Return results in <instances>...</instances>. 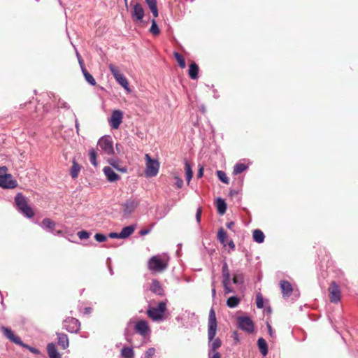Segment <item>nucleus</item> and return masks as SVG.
<instances>
[{
  "label": "nucleus",
  "mask_w": 358,
  "mask_h": 358,
  "mask_svg": "<svg viewBox=\"0 0 358 358\" xmlns=\"http://www.w3.org/2000/svg\"><path fill=\"white\" fill-rule=\"evenodd\" d=\"M217 322L215 310L212 308L208 314V339L210 343L209 350L213 352L217 351L222 345V341L219 338H215L217 334Z\"/></svg>",
  "instance_id": "f257e3e1"
},
{
  "label": "nucleus",
  "mask_w": 358,
  "mask_h": 358,
  "mask_svg": "<svg viewBox=\"0 0 358 358\" xmlns=\"http://www.w3.org/2000/svg\"><path fill=\"white\" fill-rule=\"evenodd\" d=\"M15 202L18 210L28 218L34 215L32 208L29 205L28 199L22 194L17 193L15 197Z\"/></svg>",
  "instance_id": "f03ea898"
},
{
  "label": "nucleus",
  "mask_w": 358,
  "mask_h": 358,
  "mask_svg": "<svg viewBox=\"0 0 358 358\" xmlns=\"http://www.w3.org/2000/svg\"><path fill=\"white\" fill-rule=\"evenodd\" d=\"M167 261L162 259L158 255L152 257L148 262L149 270L155 273L163 272L167 268Z\"/></svg>",
  "instance_id": "7ed1b4c3"
},
{
  "label": "nucleus",
  "mask_w": 358,
  "mask_h": 358,
  "mask_svg": "<svg viewBox=\"0 0 358 358\" xmlns=\"http://www.w3.org/2000/svg\"><path fill=\"white\" fill-rule=\"evenodd\" d=\"M166 310V303L161 301L156 307H150L147 310L148 316L153 321H159L163 319Z\"/></svg>",
  "instance_id": "20e7f679"
},
{
  "label": "nucleus",
  "mask_w": 358,
  "mask_h": 358,
  "mask_svg": "<svg viewBox=\"0 0 358 358\" xmlns=\"http://www.w3.org/2000/svg\"><path fill=\"white\" fill-rule=\"evenodd\" d=\"M7 170L6 166L0 167V187L14 188L17 185V181L13 179L10 174L7 173Z\"/></svg>",
  "instance_id": "39448f33"
},
{
  "label": "nucleus",
  "mask_w": 358,
  "mask_h": 358,
  "mask_svg": "<svg viewBox=\"0 0 358 358\" xmlns=\"http://www.w3.org/2000/svg\"><path fill=\"white\" fill-rule=\"evenodd\" d=\"M145 176L147 177L156 176L159 172V163L157 159H152L148 154H145Z\"/></svg>",
  "instance_id": "423d86ee"
},
{
  "label": "nucleus",
  "mask_w": 358,
  "mask_h": 358,
  "mask_svg": "<svg viewBox=\"0 0 358 358\" xmlns=\"http://www.w3.org/2000/svg\"><path fill=\"white\" fill-rule=\"evenodd\" d=\"M108 68L116 81L127 92H130L127 79L122 75L118 68L113 64H109Z\"/></svg>",
  "instance_id": "0eeeda50"
},
{
  "label": "nucleus",
  "mask_w": 358,
  "mask_h": 358,
  "mask_svg": "<svg viewBox=\"0 0 358 358\" xmlns=\"http://www.w3.org/2000/svg\"><path fill=\"white\" fill-rule=\"evenodd\" d=\"M98 145L107 155L114 153L113 144L110 136H103L98 141Z\"/></svg>",
  "instance_id": "6e6552de"
},
{
  "label": "nucleus",
  "mask_w": 358,
  "mask_h": 358,
  "mask_svg": "<svg viewBox=\"0 0 358 358\" xmlns=\"http://www.w3.org/2000/svg\"><path fill=\"white\" fill-rule=\"evenodd\" d=\"M238 327L248 333H252L254 331V323L248 317H239L237 319Z\"/></svg>",
  "instance_id": "1a4fd4ad"
},
{
  "label": "nucleus",
  "mask_w": 358,
  "mask_h": 358,
  "mask_svg": "<svg viewBox=\"0 0 358 358\" xmlns=\"http://www.w3.org/2000/svg\"><path fill=\"white\" fill-rule=\"evenodd\" d=\"M329 301L331 303H338L341 300V289L336 282L332 281L329 287Z\"/></svg>",
  "instance_id": "9d476101"
},
{
  "label": "nucleus",
  "mask_w": 358,
  "mask_h": 358,
  "mask_svg": "<svg viewBox=\"0 0 358 358\" xmlns=\"http://www.w3.org/2000/svg\"><path fill=\"white\" fill-rule=\"evenodd\" d=\"M64 328L71 333H77L80 329L79 321L72 317H67L63 322Z\"/></svg>",
  "instance_id": "9b49d317"
},
{
  "label": "nucleus",
  "mask_w": 358,
  "mask_h": 358,
  "mask_svg": "<svg viewBox=\"0 0 358 358\" xmlns=\"http://www.w3.org/2000/svg\"><path fill=\"white\" fill-rule=\"evenodd\" d=\"M133 6V10L131 13V17L134 21L141 22L144 17V9L142 5L139 3H134V1L131 2Z\"/></svg>",
  "instance_id": "f8f14e48"
},
{
  "label": "nucleus",
  "mask_w": 358,
  "mask_h": 358,
  "mask_svg": "<svg viewBox=\"0 0 358 358\" xmlns=\"http://www.w3.org/2000/svg\"><path fill=\"white\" fill-rule=\"evenodd\" d=\"M123 114L120 110H115L113 112L109 120V123L112 129H117L122 122Z\"/></svg>",
  "instance_id": "ddd939ff"
},
{
  "label": "nucleus",
  "mask_w": 358,
  "mask_h": 358,
  "mask_svg": "<svg viewBox=\"0 0 358 358\" xmlns=\"http://www.w3.org/2000/svg\"><path fill=\"white\" fill-rule=\"evenodd\" d=\"M135 331L140 335L145 336L150 331V329L148 322L145 320H140L135 324Z\"/></svg>",
  "instance_id": "4468645a"
},
{
  "label": "nucleus",
  "mask_w": 358,
  "mask_h": 358,
  "mask_svg": "<svg viewBox=\"0 0 358 358\" xmlns=\"http://www.w3.org/2000/svg\"><path fill=\"white\" fill-rule=\"evenodd\" d=\"M1 331H3L4 336L10 341L17 345H22V341H21L20 338L16 336L10 329H8L6 327H2Z\"/></svg>",
  "instance_id": "2eb2a0df"
},
{
  "label": "nucleus",
  "mask_w": 358,
  "mask_h": 358,
  "mask_svg": "<svg viewBox=\"0 0 358 358\" xmlns=\"http://www.w3.org/2000/svg\"><path fill=\"white\" fill-rule=\"evenodd\" d=\"M150 290L159 296H163L164 294V289L162 288L159 281L158 280L154 279L152 280L151 284H150Z\"/></svg>",
  "instance_id": "dca6fc26"
},
{
  "label": "nucleus",
  "mask_w": 358,
  "mask_h": 358,
  "mask_svg": "<svg viewBox=\"0 0 358 358\" xmlns=\"http://www.w3.org/2000/svg\"><path fill=\"white\" fill-rule=\"evenodd\" d=\"M103 172L107 180L110 182H115L120 179V176L110 166L104 167Z\"/></svg>",
  "instance_id": "f3484780"
},
{
  "label": "nucleus",
  "mask_w": 358,
  "mask_h": 358,
  "mask_svg": "<svg viewBox=\"0 0 358 358\" xmlns=\"http://www.w3.org/2000/svg\"><path fill=\"white\" fill-rule=\"evenodd\" d=\"M138 206V202L136 200L131 199L126 201L124 204V214L131 213Z\"/></svg>",
  "instance_id": "a211bd4d"
},
{
  "label": "nucleus",
  "mask_w": 358,
  "mask_h": 358,
  "mask_svg": "<svg viewBox=\"0 0 358 358\" xmlns=\"http://www.w3.org/2000/svg\"><path fill=\"white\" fill-rule=\"evenodd\" d=\"M280 285L283 296H289L293 291L290 282L287 280H282L280 282Z\"/></svg>",
  "instance_id": "6ab92c4d"
},
{
  "label": "nucleus",
  "mask_w": 358,
  "mask_h": 358,
  "mask_svg": "<svg viewBox=\"0 0 358 358\" xmlns=\"http://www.w3.org/2000/svg\"><path fill=\"white\" fill-rule=\"evenodd\" d=\"M58 345L62 349H66L69 347V338L68 336L62 333L57 334Z\"/></svg>",
  "instance_id": "aec40b11"
},
{
  "label": "nucleus",
  "mask_w": 358,
  "mask_h": 358,
  "mask_svg": "<svg viewBox=\"0 0 358 358\" xmlns=\"http://www.w3.org/2000/svg\"><path fill=\"white\" fill-rule=\"evenodd\" d=\"M47 351L50 358H61L54 343H49L47 345Z\"/></svg>",
  "instance_id": "412c9836"
},
{
  "label": "nucleus",
  "mask_w": 358,
  "mask_h": 358,
  "mask_svg": "<svg viewBox=\"0 0 358 358\" xmlns=\"http://www.w3.org/2000/svg\"><path fill=\"white\" fill-rule=\"evenodd\" d=\"M198 73H199L198 65L196 63L192 62L189 65V72H188L189 76L192 80L197 79L198 78Z\"/></svg>",
  "instance_id": "4be33fe9"
},
{
  "label": "nucleus",
  "mask_w": 358,
  "mask_h": 358,
  "mask_svg": "<svg viewBox=\"0 0 358 358\" xmlns=\"http://www.w3.org/2000/svg\"><path fill=\"white\" fill-rule=\"evenodd\" d=\"M217 239L222 244L223 247H226L228 242L227 232L223 228H220L217 232Z\"/></svg>",
  "instance_id": "5701e85b"
},
{
  "label": "nucleus",
  "mask_w": 358,
  "mask_h": 358,
  "mask_svg": "<svg viewBox=\"0 0 358 358\" xmlns=\"http://www.w3.org/2000/svg\"><path fill=\"white\" fill-rule=\"evenodd\" d=\"M257 345L260 352L265 356L268 354V345L266 341L263 338H260L257 341Z\"/></svg>",
  "instance_id": "b1692460"
},
{
  "label": "nucleus",
  "mask_w": 358,
  "mask_h": 358,
  "mask_svg": "<svg viewBox=\"0 0 358 358\" xmlns=\"http://www.w3.org/2000/svg\"><path fill=\"white\" fill-rule=\"evenodd\" d=\"M216 207L220 215H224L227 210V203L224 199L219 198L216 201Z\"/></svg>",
  "instance_id": "393cba45"
},
{
  "label": "nucleus",
  "mask_w": 358,
  "mask_h": 358,
  "mask_svg": "<svg viewBox=\"0 0 358 358\" xmlns=\"http://www.w3.org/2000/svg\"><path fill=\"white\" fill-rule=\"evenodd\" d=\"M252 237L255 242L258 243H262L264 241L265 236L262 230L255 229L253 231Z\"/></svg>",
  "instance_id": "a878e982"
},
{
  "label": "nucleus",
  "mask_w": 358,
  "mask_h": 358,
  "mask_svg": "<svg viewBox=\"0 0 358 358\" xmlns=\"http://www.w3.org/2000/svg\"><path fill=\"white\" fill-rule=\"evenodd\" d=\"M134 227L133 226H127L124 227L120 233L121 238H126L131 236L134 231Z\"/></svg>",
  "instance_id": "bb28decb"
},
{
  "label": "nucleus",
  "mask_w": 358,
  "mask_h": 358,
  "mask_svg": "<svg viewBox=\"0 0 358 358\" xmlns=\"http://www.w3.org/2000/svg\"><path fill=\"white\" fill-rule=\"evenodd\" d=\"M80 171V165L75 161L73 160V164L71 168L70 174L73 178H76Z\"/></svg>",
  "instance_id": "cd10ccee"
},
{
  "label": "nucleus",
  "mask_w": 358,
  "mask_h": 358,
  "mask_svg": "<svg viewBox=\"0 0 358 358\" xmlns=\"http://www.w3.org/2000/svg\"><path fill=\"white\" fill-rule=\"evenodd\" d=\"M83 73L86 81L92 86L96 85V82L94 77L87 71L86 68H83Z\"/></svg>",
  "instance_id": "c85d7f7f"
},
{
  "label": "nucleus",
  "mask_w": 358,
  "mask_h": 358,
  "mask_svg": "<svg viewBox=\"0 0 358 358\" xmlns=\"http://www.w3.org/2000/svg\"><path fill=\"white\" fill-rule=\"evenodd\" d=\"M121 355L124 358H134V352L131 348L124 347L121 350Z\"/></svg>",
  "instance_id": "c756f323"
},
{
  "label": "nucleus",
  "mask_w": 358,
  "mask_h": 358,
  "mask_svg": "<svg viewBox=\"0 0 358 358\" xmlns=\"http://www.w3.org/2000/svg\"><path fill=\"white\" fill-rule=\"evenodd\" d=\"M185 170L186 174V179L187 180V182L189 183L192 178L193 172L192 170L191 165L187 161H186L185 163Z\"/></svg>",
  "instance_id": "7c9ffc66"
},
{
  "label": "nucleus",
  "mask_w": 358,
  "mask_h": 358,
  "mask_svg": "<svg viewBox=\"0 0 358 358\" xmlns=\"http://www.w3.org/2000/svg\"><path fill=\"white\" fill-rule=\"evenodd\" d=\"M173 55H174V57L176 59L179 66L181 69H185L186 66V64H185V61L183 56L177 52H174Z\"/></svg>",
  "instance_id": "2f4dec72"
},
{
  "label": "nucleus",
  "mask_w": 358,
  "mask_h": 358,
  "mask_svg": "<svg viewBox=\"0 0 358 358\" xmlns=\"http://www.w3.org/2000/svg\"><path fill=\"white\" fill-rule=\"evenodd\" d=\"M240 303V299L237 296H231L227 301V305L229 308H235Z\"/></svg>",
  "instance_id": "473e14b6"
},
{
  "label": "nucleus",
  "mask_w": 358,
  "mask_h": 358,
  "mask_svg": "<svg viewBox=\"0 0 358 358\" xmlns=\"http://www.w3.org/2000/svg\"><path fill=\"white\" fill-rule=\"evenodd\" d=\"M248 169V166H246L245 164H236L234 166L233 173L234 175H238L239 173H243L244 171H245Z\"/></svg>",
  "instance_id": "72a5a7b5"
},
{
  "label": "nucleus",
  "mask_w": 358,
  "mask_h": 358,
  "mask_svg": "<svg viewBox=\"0 0 358 358\" xmlns=\"http://www.w3.org/2000/svg\"><path fill=\"white\" fill-rule=\"evenodd\" d=\"M42 225L46 229H53L56 225L55 222L50 218H45L42 221Z\"/></svg>",
  "instance_id": "f704fd0d"
},
{
  "label": "nucleus",
  "mask_w": 358,
  "mask_h": 358,
  "mask_svg": "<svg viewBox=\"0 0 358 358\" xmlns=\"http://www.w3.org/2000/svg\"><path fill=\"white\" fill-rule=\"evenodd\" d=\"M109 164L113 166L114 167L117 171H120V172H122V173H125L127 172V168L126 167H122V166H120L119 165V163L115 160V159H110L109 160Z\"/></svg>",
  "instance_id": "c9c22d12"
},
{
  "label": "nucleus",
  "mask_w": 358,
  "mask_h": 358,
  "mask_svg": "<svg viewBox=\"0 0 358 358\" xmlns=\"http://www.w3.org/2000/svg\"><path fill=\"white\" fill-rule=\"evenodd\" d=\"M150 33H152L154 36H157L160 33V30L155 20H152V25L150 29Z\"/></svg>",
  "instance_id": "e433bc0d"
},
{
  "label": "nucleus",
  "mask_w": 358,
  "mask_h": 358,
  "mask_svg": "<svg viewBox=\"0 0 358 358\" xmlns=\"http://www.w3.org/2000/svg\"><path fill=\"white\" fill-rule=\"evenodd\" d=\"M89 156H90V161L91 164L96 166H97V162H96V152L94 149H92L89 152Z\"/></svg>",
  "instance_id": "4c0bfd02"
},
{
  "label": "nucleus",
  "mask_w": 358,
  "mask_h": 358,
  "mask_svg": "<svg viewBox=\"0 0 358 358\" xmlns=\"http://www.w3.org/2000/svg\"><path fill=\"white\" fill-rule=\"evenodd\" d=\"M217 176L219 180H220L222 182H224L225 184L229 183V180L224 171H217Z\"/></svg>",
  "instance_id": "58836bf2"
},
{
  "label": "nucleus",
  "mask_w": 358,
  "mask_h": 358,
  "mask_svg": "<svg viewBox=\"0 0 358 358\" xmlns=\"http://www.w3.org/2000/svg\"><path fill=\"white\" fill-rule=\"evenodd\" d=\"M94 238L96 241L101 243L107 240V236L104 234L97 233L94 235Z\"/></svg>",
  "instance_id": "ea45409f"
},
{
  "label": "nucleus",
  "mask_w": 358,
  "mask_h": 358,
  "mask_svg": "<svg viewBox=\"0 0 358 358\" xmlns=\"http://www.w3.org/2000/svg\"><path fill=\"white\" fill-rule=\"evenodd\" d=\"M80 239H87L90 237V233L87 231H80L77 234Z\"/></svg>",
  "instance_id": "a19ab883"
},
{
  "label": "nucleus",
  "mask_w": 358,
  "mask_h": 358,
  "mask_svg": "<svg viewBox=\"0 0 358 358\" xmlns=\"http://www.w3.org/2000/svg\"><path fill=\"white\" fill-rule=\"evenodd\" d=\"M256 304L258 308H262L264 306V301L262 296L259 294L256 298Z\"/></svg>",
  "instance_id": "79ce46f5"
},
{
  "label": "nucleus",
  "mask_w": 358,
  "mask_h": 358,
  "mask_svg": "<svg viewBox=\"0 0 358 358\" xmlns=\"http://www.w3.org/2000/svg\"><path fill=\"white\" fill-rule=\"evenodd\" d=\"M208 358H221V354L217 351L208 350Z\"/></svg>",
  "instance_id": "37998d69"
},
{
  "label": "nucleus",
  "mask_w": 358,
  "mask_h": 358,
  "mask_svg": "<svg viewBox=\"0 0 358 358\" xmlns=\"http://www.w3.org/2000/svg\"><path fill=\"white\" fill-rule=\"evenodd\" d=\"M155 354V349L154 348H149L145 354V358H152Z\"/></svg>",
  "instance_id": "c03bdc74"
},
{
  "label": "nucleus",
  "mask_w": 358,
  "mask_h": 358,
  "mask_svg": "<svg viewBox=\"0 0 358 358\" xmlns=\"http://www.w3.org/2000/svg\"><path fill=\"white\" fill-rule=\"evenodd\" d=\"M20 345L24 347V348H27V349H28L30 352H31L34 354L38 355L40 352L38 349L34 348L33 347H31V346H29V345H28L27 344H24L23 342H22V345Z\"/></svg>",
  "instance_id": "a18cd8bd"
},
{
  "label": "nucleus",
  "mask_w": 358,
  "mask_h": 358,
  "mask_svg": "<svg viewBox=\"0 0 358 358\" xmlns=\"http://www.w3.org/2000/svg\"><path fill=\"white\" fill-rule=\"evenodd\" d=\"M174 179L176 180L175 185H176V187L178 189L181 188L183 185V180L180 177H178L177 176H176L174 177Z\"/></svg>",
  "instance_id": "49530a36"
},
{
  "label": "nucleus",
  "mask_w": 358,
  "mask_h": 358,
  "mask_svg": "<svg viewBox=\"0 0 358 358\" xmlns=\"http://www.w3.org/2000/svg\"><path fill=\"white\" fill-rule=\"evenodd\" d=\"M234 284H241L243 282V276L241 275H235L233 278Z\"/></svg>",
  "instance_id": "de8ad7c7"
},
{
  "label": "nucleus",
  "mask_w": 358,
  "mask_h": 358,
  "mask_svg": "<svg viewBox=\"0 0 358 358\" xmlns=\"http://www.w3.org/2000/svg\"><path fill=\"white\" fill-rule=\"evenodd\" d=\"M222 276L230 275L228 265L226 262L224 263V264L222 266Z\"/></svg>",
  "instance_id": "09e8293b"
},
{
  "label": "nucleus",
  "mask_w": 358,
  "mask_h": 358,
  "mask_svg": "<svg viewBox=\"0 0 358 358\" xmlns=\"http://www.w3.org/2000/svg\"><path fill=\"white\" fill-rule=\"evenodd\" d=\"M145 2L149 6L150 9L157 7V0H145Z\"/></svg>",
  "instance_id": "8fccbe9b"
},
{
  "label": "nucleus",
  "mask_w": 358,
  "mask_h": 358,
  "mask_svg": "<svg viewBox=\"0 0 358 358\" xmlns=\"http://www.w3.org/2000/svg\"><path fill=\"white\" fill-rule=\"evenodd\" d=\"M201 214H202V208L199 207L197 209L196 214V221L198 223H199L201 222Z\"/></svg>",
  "instance_id": "3c124183"
},
{
  "label": "nucleus",
  "mask_w": 358,
  "mask_h": 358,
  "mask_svg": "<svg viewBox=\"0 0 358 358\" xmlns=\"http://www.w3.org/2000/svg\"><path fill=\"white\" fill-rule=\"evenodd\" d=\"M108 237L111 238H121L120 233L111 232L108 234Z\"/></svg>",
  "instance_id": "603ef678"
},
{
  "label": "nucleus",
  "mask_w": 358,
  "mask_h": 358,
  "mask_svg": "<svg viewBox=\"0 0 358 358\" xmlns=\"http://www.w3.org/2000/svg\"><path fill=\"white\" fill-rule=\"evenodd\" d=\"M223 285H230V275L223 276Z\"/></svg>",
  "instance_id": "864d4df0"
},
{
  "label": "nucleus",
  "mask_w": 358,
  "mask_h": 358,
  "mask_svg": "<svg viewBox=\"0 0 358 358\" xmlns=\"http://www.w3.org/2000/svg\"><path fill=\"white\" fill-rule=\"evenodd\" d=\"M229 285H223L225 294H229L234 292Z\"/></svg>",
  "instance_id": "5fc2aeb1"
},
{
  "label": "nucleus",
  "mask_w": 358,
  "mask_h": 358,
  "mask_svg": "<svg viewBox=\"0 0 358 358\" xmlns=\"http://www.w3.org/2000/svg\"><path fill=\"white\" fill-rule=\"evenodd\" d=\"M150 11L152 12L153 16L155 17H157L158 16V9H157V7L156 8H150Z\"/></svg>",
  "instance_id": "6e6d98bb"
},
{
  "label": "nucleus",
  "mask_w": 358,
  "mask_h": 358,
  "mask_svg": "<svg viewBox=\"0 0 358 358\" xmlns=\"http://www.w3.org/2000/svg\"><path fill=\"white\" fill-rule=\"evenodd\" d=\"M227 244L229 245V247L232 250H235V244L234 243V241L232 240H229L228 242H227Z\"/></svg>",
  "instance_id": "4d7b16f0"
},
{
  "label": "nucleus",
  "mask_w": 358,
  "mask_h": 358,
  "mask_svg": "<svg viewBox=\"0 0 358 358\" xmlns=\"http://www.w3.org/2000/svg\"><path fill=\"white\" fill-rule=\"evenodd\" d=\"M203 175V168L201 167L197 173V178H200Z\"/></svg>",
  "instance_id": "13d9d810"
},
{
  "label": "nucleus",
  "mask_w": 358,
  "mask_h": 358,
  "mask_svg": "<svg viewBox=\"0 0 358 358\" xmlns=\"http://www.w3.org/2000/svg\"><path fill=\"white\" fill-rule=\"evenodd\" d=\"M226 226L228 229H232L234 226V222H227L226 224Z\"/></svg>",
  "instance_id": "bf43d9fd"
},
{
  "label": "nucleus",
  "mask_w": 358,
  "mask_h": 358,
  "mask_svg": "<svg viewBox=\"0 0 358 358\" xmlns=\"http://www.w3.org/2000/svg\"><path fill=\"white\" fill-rule=\"evenodd\" d=\"M267 327H268V333H269L270 336H273V329H272V327H271V324H269L268 323L267 324Z\"/></svg>",
  "instance_id": "052dcab7"
},
{
  "label": "nucleus",
  "mask_w": 358,
  "mask_h": 358,
  "mask_svg": "<svg viewBox=\"0 0 358 358\" xmlns=\"http://www.w3.org/2000/svg\"><path fill=\"white\" fill-rule=\"evenodd\" d=\"M78 62H79V64L80 66L81 70L83 71V68H85V65H84V62H83V58L80 59H78Z\"/></svg>",
  "instance_id": "680f3d73"
},
{
  "label": "nucleus",
  "mask_w": 358,
  "mask_h": 358,
  "mask_svg": "<svg viewBox=\"0 0 358 358\" xmlns=\"http://www.w3.org/2000/svg\"><path fill=\"white\" fill-rule=\"evenodd\" d=\"M115 147H116V150H117V151L118 152H120V148L122 147V145H121L120 144H119V143H117V144H116V145H115Z\"/></svg>",
  "instance_id": "e2e57ef3"
},
{
  "label": "nucleus",
  "mask_w": 358,
  "mask_h": 358,
  "mask_svg": "<svg viewBox=\"0 0 358 358\" xmlns=\"http://www.w3.org/2000/svg\"><path fill=\"white\" fill-rule=\"evenodd\" d=\"M76 130H77V133L78 134L79 133V123H78V121L77 120H76Z\"/></svg>",
  "instance_id": "0e129e2a"
},
{
  "label": "nucleus",
  "mask_w": 358,
  "mask_h": 358,
  "mask_svg": "<svg viewBox=\"0 0 358 358\" xmlns=\"http://www.w3.org/2000/svg\"><path fill=\"white\" fill-rule=\"evenodd\" d=\"M149 232V230H143L140 232L141 235H145Z\"/></svg>",
  "instance_id": "69168bd1"
},
{
  "label": "nucleus",
  "mask_w": 358,
  "mask_h": 358,
  "mask_svg": "<svg viewBox=\"0 0 358 358\" xmlns=\"http://www.w3.org/2000/svg\"><path fill=\"white\" fill-rule=\"evenodd\" d=\"M215 294H216V291H215V287L213 286V287L212 289V295H213V296H215Z\"/></svg>",
  "instance_id": "338daca9"
},
{
  "label": "nucleus",
  "mask_w": 358,
  "mask_h": 358,
  "mask_svg": "<svg viewBox=\"0 0 358 358\" xmlns=\"http://www.w3.org/2000/svg\"><path fill=\"white\" fill-rule=\"evenodd\" d=\"M56 234L57 235H62L63 234V231L62 230H58L56 231Z\"/></svg>",
  "instance_id": "774afa93"
}]
</instances>
